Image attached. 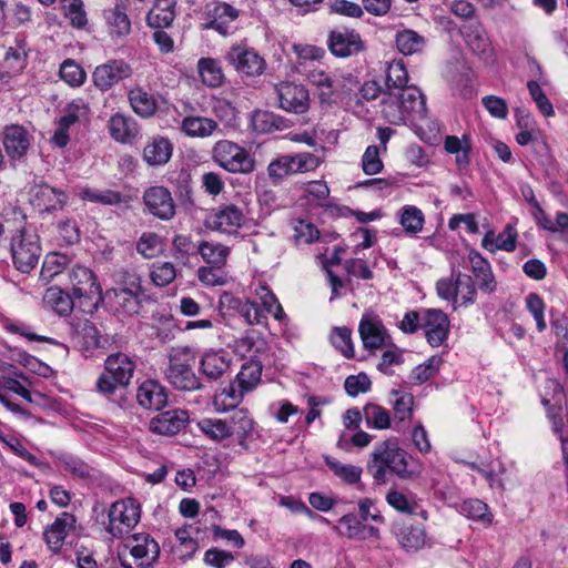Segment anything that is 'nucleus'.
Wrapping results in <instances>:
<instances>
[{"label": "nucleus", "instance_id": "052dcab7", "mask_svg": "<svg viewBox=\"0 0 568 568\" xmlns=\"http://www.w3.org/2000/svg\"><path fill=\"white\" fill-rule=\"evenodd\" d=\"M331 342L346 358L354 356L352 331L347 327H334L331 333Z\"/></svg>", "mask_w": 568, "mask_h": 568}, {"label": "nucleus", "instance_id": "bf43d9fd", "mask_svg": "<svg viewBox=\"0 0 568 568\" xmlns=\"http://www.w3.org/2000/svg\"><path fill=\"white\" fill-rule=\"evenodd\" d=\"M262 367L260 364L250 362L242 366L236 376V382L242 390H251L261 379Z\"/></svg>", "mask_w": 568, "mask_h": 568}, {"label": "nucleus", "instance_id": "423d86ee", "mask_svg": "<svg viewBox=\"0 0 568 568\" xmlns=\"http://www.w3.org/2000/svg\"><path fill=\"white\" fill-rule=\"evenodd\" d=\"M10 251L16 268L21 273H30L41 256L38 234L26 227L18 230L11 239Z\"/></svg>", "mask_w": 568, "mask_h": 568}, {"label": "nucleus", "instance_id": "f8f14e48", "mask_svg": "<svg viewBox=\"0 0 568 568\" xmlns=\"http://www.w3.org/2000/svg\"><path fill=\"white\" fill-rule=\"evenodd\" d=\"M142 293L140 278L133 274L130 275L129 286L108 291L106 296L112 301L116 312L133 315L140 310Z\"/></svg>", "mask_w": 568, "mask_h": 568}, {"label": "nucleus", "instance_id": "473e14b6", "mask_svg": "<svg viewBox=\"0 0 568 568\" xmlns=\"http://www.w3.org/2000/svg\"><path fill=\"white\" fill-rule=\"evenodd\" d=\"M217 129V122L206 116L189 115L181 122V131L191 138H207Z\"/></svg>", "mask_w": 568, "mask_h": 568}, {"label": "nucleus", "instance_id": "c756f323", "mask_svg": "<svg viewBox=\"0 0 568 568\" xmlns=\"http://www.w3.org/2000/svg\"><path fill=\"white\" fill-rule=\"evenodd\" d=\"M229 424V432L231 436H236L240 446L247 448L245 440L250 438L254 432L255 423L246 408H239L233 410Z\"/></svg>", "mask_w": 568, "mask_h": 568}, {"label": "nucleus", "instance_id": "b1692460", "mask_svg": "<svg viewBox=\"0 0 568 568\" xmlns=\"http://www.w3.org/2000/svg\"><path fill=\"white\" fill-rule=\"evenodd\" d=\"M220 306L236 311L248 325L262 324L265 320L257 304L248 300H242L231 293L224 292L220 297Z\"/></svg>", "mask_w": 568, "mask_h": 568}, {"label": "nucleus", "instance_id": "412c9836", "mask_svg": "<svg viewBox=\"0 0 568 568\" xmlns=\"http://www.w3.org/2000/svg\"><path fill=\"white\" fill-rule=\"evenodd\" d=\"M189 419L186 410L170 409L154 416L149 423V429L158 435L173 436L185 427Z\"/></svg>", "mask_w": 568, "mask_h": 568}, {"label": "nucleus", "instance_id": "f257e3e1", "mask_svg": "<svg viewBox=\"0 0 568 568\" xmlns=\"http://www.w3.org/2000/svg\"><path fill=\"white\" fill-rule=\"evenodd\" d=\"M367 470L378 484L387 481V473L400 479H413L420 474L418 468L409 466L407 453L395 439H387L375 446Z\"/></svg>", "mask_w": 568, "mask_h": 568}, {"label": "nucleus", "instance_id": "2f4dec72", "mask_svg": "<svg viewBox=\"0 0 568 568\" xmlns=\"http://www.w3.org/2000/svg\"><path fill=\"white\" fill-rule=\"evenodd\" d=\"M176 0H158L146 16L149 27L164 29L171 27L175 19Z\"/></svg>", "mask_w": 568, "mask_h": 568}, {"label": "nucleus", "instance_id": "0eeeda50", "mask_svg": "<svg viewBox=\"0 0 568 568\" xmlns=\"http://www.w3.org/2000/svg\"><path fill=\"white\" fill-rule=\"evenodd\" d=\"M213 160L231 173L248 174L255 170V161L239 144L229 140L217 141L212 149Z\"/></svg>", "mask_w": 568, "mask_h": 568}, {"label": "nucleus", "instance_id": "2eb2a0df", "mask_svg": "<svg viewBox=\"0 0 568 568\" xmlns=\"http://www.w3.org/2000/svg\"><path fill=\"white\" fill-rule=\"evenodd\" d=\"M422 328L427 343L432 347H438L448 338L450 322L442 310L426 308L423 311Z\"/></svg>", "mask_w": 568, "mask_h": 568}, {"label": "nucleus", "instance_id": "a18cd8bd", "mask_svg": "<svg viewBox=\"0 0 568 568\" xmlns=\"http://www.w3.org/2000/svg\"><path fill=\"white\" fill-rule=\"evenodd\" d=\"M395 42L398 51L405 55L417 53L425 45L424 37L410 29L398 31Z\"/></svg>", "mask_w": 568, "mask_h": 568}, {"label": "nucleus", "instance_id": "1a4fd4ad", "mask_svg": "<svg viewBox=\"0 0 568 568\" xmlns=\"http://www.w3.org/2000/svg\"><path fill=\"white\" fill-rule=\"evenodd\" d=\"M108 517L106 531L115 538H121L140 521V506L131 498L118 500L111 505Z\"/></svg>", "mask_w": 568, "mask_h": 568}, {"label": "nucleus", "instance_id": "e433bc0d", "mask_svg": "<svg viewBox=\"0 0 568 568\" xmlns=\"http://www.w3.org/2000/svg\"><path fill=\"white\" fill-rule=\"evenodd\" d=\"M396 536L399 545L408 552L418 551L428 544L423 526H403Z\"/></svg>", "mask_w": 568, "mask_h": 568}, {"label": "nucleus", "instance_id": "f03ea898", "mask_svg": "<svg viewBox=\"0 0 568 568\" xmlns=\"http://www.w3.org/2000/svg\"><path fill=\"white\" fill-rule=\"evenodd\" d=\"M381 104L385 120L395 125H417L427 113L425 98L417 87H409L403 93L385 91Z\"/></svg>", "mask_w": 568, "mask_h": 568}, {"label": "nucleus", "instance_id": "5701e85b", "mask_svg": "<svg viewBox=\"0 0 568 568\" xmlns=\"http://www.w3.org/2000/svg\"><path fill=\"white\" fill-rule=\"evenodd\" d=\"M2 143L7 155L11 160H20L27 154L31 138L22 125L12 124L6 126L2 134Z\"/></svg>", "mask_w": 568, "mask_h": 568}, {"label": "nucleus", "instance_id": "9d476101", "mask_svg": "<svg viewBox=\"0 0 568 568\" xmlns=\"http://www.w3.org/2000/svg\"><path fill=\"white\" fill-rule=\"evenodd\" d=\"M225 60L242 75L258 77L266 68V62L254 49L236 44L230 48Z\"/></svg>", "mask_w": 568, "mask_h": 568}, {"label": "nucleus", "instance_id": "6ab92c4d", "mask_svg": "<svg viewBox=\"0 0 568 568\" xmlns=\"http://www.w3.org/2000/svg\"><path fill=\"white\" fill-rule=\"evenodd\" d=\"M331 52L339 58H346L364 50V42L361 36L348 29L333 30L328 36Z\"/></svg>", "mask_w": 568, "mask_h": 568}, {"label": "nucleus", "instance_id": "864d4df0", "mask_svg": "<svg viewBox=\"0 0 568 568\" xmlns=\"http://www.w3.org/2000/svg\"><path fill=\"white\" fill-rule=\"evenodd\" d=\"M69 264V258L67 255L52 253L48 254L42 263L40 277L44 282H49L54 278L57 275L63 273Z\"/></svg>", "mask_w": 568, "mask_h": 568}, {"label": "nucleus", "instance_id": "49530a36", "mask_svg": "<svg viewBox=\"0 0 568 568\" xmlns=\"http://www.w3.org/2000/svg\"><path fill=\"white\" fill-rule=\"evenodd\" d=\"M444 361L442 356L434 355L425 363L417 365L409 374V381L414 385H420L436 376Z\"/></svg>", "mask_w": 568, "mask_h": 568}, {"label": "nucleus", "instance_id": "c85d7f7f", "mask_svg": "<svg viewBox=\"0 0 568 568\" xmlns=\"http://www.w3.org/2000/svg\"><path fill=\"white\" fill-rule=\"evenodd\" d=\"M231 358L222 349L205 352L200 361V368L207 379L216 381L221 378L230 368Z\"/></svg>", "mask_w": 568, "mask_h": 568}, {"label": "nucleus", "instance_id": "bb28decb", "mask_svg": "<svg viewBox=\"0 0 568 568\" xmlns=\"http://www.w3.org/2000/svg\"><path fill=\"white\" fill-rule=\"evenodd\" d=\"M28 49L24 39H17L16 44L9 47L2 67L6 71L0 73V79L7 82L11 77L19 74L27 65Z\"/></svg>", "mask_w": 568, "mask_h": 568}, {"label": "nucleus", "instance_id": "13d9d810", "mask_svg": "<svg viewBox=\"0 0 568 568\" xmlns=\"http://www.w3.org/2000/svg\"><path fill=\"white\" fill-rule=\"evenodd\" d=\"M254 124L260 125L261 131H282L290 128V120L273 112H257L254 115Z\"/></svg>", "mask_w": 568, "mask_h": 568}, {"label": "nucleus", "instance_id": "4d7b16f0", "mask_svg": "<svg viewBox=\"0 0 568 568\" xmlns=\"http://www.w3.org/2000/svg\"><path fill=\"white\" fill-rule=\"evenodd\" d=\"M59 463L64 471L77 478L85 479L91 476L92 468L89 464L77 456L69 454L61 455L59 457Z\"/></svg>", "mask_w": 568, "mask_h": 568}, {"label": "nucleus", "instance_id": "a19ab883", "mask_svg": "<svg viewBox=\"0 0 568 568\" xmlns=\"http://www.w3.org/2000/svg\"><path fill=\"white\" fill-rule=\"evenodd\" d=\"M197 71L203 84L217 88L224 81V73L220 62L213 58H202L197 62Z\"/></svg>", "mask_w": 568, "mask_h": 568}, {"label": "nucleus", "instance_id": "f3484780", "mask_svg": "<svg viewBox=\"0 0 568 568\" xmlns=\"http://www.w3.org/2000/svg\"><path fill=\"white\" fill-rule=\"evenodd\" d=\"M68 201L64 191L51 187L47 183L36 184L30 191V203L39 212L62 210Z\"/></svg>", "mask_w": 568, "mask_h": 568}, {"label": "nucleus", "instance_id": "9b49d317", "mask_svg": "<svg viewBox=\"0 0 568 568\" xmlns=\"http://www.w3.org/2000/svg\"><path fill=\"white\" fill-rule=\"evenodd\" d=\"M459 33L464 38L466 45L485 62L494 59V49L487 36L486 30L479 20H468L458 27Z\"/></svg>", "mask_w": 568, "mask_h": 568}, {"label": "nucleus", "instance_id": "6e6d98bb", "mask_svg": "<svg viewBox=\"0 0 568 568\" xmlns=\"http://www.w3.org/2000/svg\"><path fill=\"white\" fill-rule=\"evenodd\" d=\"M244 392L242 388L237 390L233 384H230L214 396L213 404L215 409L217 412H225L230 408H235L241 402Z\"/></svg>", "mask_w": 568, "mask_h": 568}, {"label": "nucleus", "instance_id": "20e7f679", "mask_svg": "<svg viewBox=\"0 0 568 568\" xmlns=\"http://www.w3.org/2000/svg\"><path fill=\"white\" fill-rule=\"evenodd\" d=\"M135 371L134 361L124 353H114L104 362V373L100 375L95 387L99 394L111 397L118 387L129 385Z\"/></svg>", "mask_w": 568, "mask_h": 568}, {"label": "nucleus", "instance_id": "dca6fc26", "mask_svg": "<svg viewBox=\"0 0 568 568\" xmlns=\"http://www.w3.org/2000/svg\"><path fill=\"white\" fill-rule=\"evenodd\" d=\"M143 202L148 212L162 221H169L175 215L171 192L163 186L149 187L143 194Z\"/></svg>", "mask_w": 568, "mask_h": 568}, {"label": "nucleus", "instance_id": "ea45409f", "mask_svg": "<svg viewBox=\"0 0 568 568\" xmlns=\"http://www.w3.org/2000/svg\"><path fill=\"white\" fill-rule=\"evenodd\" d=\"M333 529L337 535L348 539H365L366 525L354 513L342 516Z\"/></svg>", "mask_w": 568, "mask_h": 568}, {"label": "nucleus", "instance_id": "774afa93", "mask_svg": "<svg viewBox=\"0 0 568 568\" xmlns=\"http://www.w3.org/2000/svg\"><path fill=\"white\" fill-rule=\"evenodd\" d=\"M175 276V267L170 262L154 264L151 271L152 282L160 287H164L172 283Z\"/></svg>", "mask_w": 568, "mask_h": 568}, {"label": "nucleus", "instance_id": "ddd939ff", "mask_svg": "<svg viewBox=\"0 0 568 568\" xmlns=\"http://www.w3.org/2000/svg\"><path fill=\"white\" fill-rule=\"evenodd\" d=\"M240 11L226 2H217L207 8V21L203 23V29L215 30L221 36L233 34L236 30L235 21Z\"/></svg>", "mask_w": 568, "mask_h": 568}, {"label": "nucleus", "instance_id": "09e8293b", "mask_svg": "<svg viewBox=\"0 0 568 568\" xmlns=\"http://www.w3.org/2000/svg\"><path fill=\"white\" fill-rule=\"evenodd\" d=\"M199 429L210 439L221 442L231 437L227 420L220 418H202L197 422Z\"/></svg>", "mask_w": 568, "mask_h": 568}, {"label": "nucleus", "instance_id": "37998d69", "mask_svg": "<svg viewBox=\"0 0 568 568\" xmlns=\"http://www.w3.org/2000/svg\"><path fill=\"white\" fill-rule=\"evenodd\" d=\"M408 73L403 61H393L386 70V91L402 92L408 89Z\"/></svg>", "mask_w": 568, "mask_h": 568}, {"label": "nucleus", "instance_id": "4468645a", "mask_svg": "<svg viewBox=\"0 0 568 568\" xmlns=\"http://www.w3.org/2000/svg\"><path fill=\"white\" fill-rule=\"evenodd\" d=\"M278 105L286 112L303 114L310 109L307 89L294 82H282L276 87Z\"/></svg>", "mask_w": 568, "mask_h": 568}, {"label": "nucleus", "instance_id": "aec40b11", "mask_svg": "<svg viewBox=\"0 0 568 568\" xmlns=\"http://www.w3.org/2000/svg\"><path fill=\"white\" fill-rule=\"evenodd\" d=\"M242 210L234 204L219 207L206 220L210 229L227 234L236 233L242 226Z\"/></svg>", "mask_w": 568, "mask_h": 568}, {"label": "nucleus", "instance_id": "8fccbe9b", "mask_svg": "<svg viewBox=\"0 0 568 568\" xmlns=\"http://www.w3.org/2000/svg\"><path fill=\"white\" fill-rule=\"evenodd\" d=\"M255 295L261 301L264 311L272 315L276 321L282 322L285 313L275 294L265 285H260L255 290Z\"/></svg>", "mask_w": 568, "mask_h": 568}, {"label": "nucleus", "instance_id": "603ef678", "mask_svg": "<svg viewBox=\"0 0 568 568\" xmlns=\"http://www.w3.org/2000/svg\"><path fill=\"white\" fill-rule=\"evenodd\" d=\"M325 463L346 484L353 485L359 481L362 476V468L359 466L343 464L329 456L325 457Z\"/></svg>", "mask_w": 568, "mask_h": 568}, {"label": "nucleus", "instance_id": "a878e982", "mask_svg": "<svg viewBox=\"0 0 568 568\" xmlns=\"http://www.w3.org/2000/svg\"><path fill=\"white\" fill-rule=\"evenodd\" d=\"M75 517L69 513H62L55 520L44 530V539L48 547L57 552L61 549L64 539L75 526Z\"/></svg>", "mask_w": 568, "mask_h": 568}, {"label": "nucleus", "instance_id": "c03bdc74", "mask_svg": "<svg viewBox=\"0 0 568 568\" xmlns=\"http://www.w3.org/2000/svg\"><path fill=\"white\" fill-rule=\"evenodd\" d=\"M389 403L394 410L395 419L404 422L413 415L414 396L410 393L393 389Z\"/></svg>", "mask_w": 568, "mask_h": 568}, {"label": "nucleus", "instance_id": "a211bd4d", "mask_svg": "<svg viewBox=\"0 0 568 568\" xmlns=\"http://www.w3.org/2000/svg\"><path fill=\"white\" fill-rule=\"evenodd\" d=\"M132 75V68L123 60H111L98 65L92 74L93 83L102 91H106L115 83Z\"/></svg>", "mask_w": 568, "mask_h": 568}, {"label": "nucleus", "instance_id": "4be33fe9", "mask_svg": "<svg viewBox=\"0 0 568 568\" xmlns=\"http://www.w3.org/2000/svg\"><path fill=\"white\" fill-rule=\"evenodd\" d=\"M358 332L366 349H377L385 345L388 337L385 326L378 316L364 314L358 326Z\"/></svg>", "mask_w": 568, "mask_h": 568}, {"label": "nucleus", "instance_id": "3c124183", "mask_svg": "<svg viewBox=\"0 0 568 568\" xmlns=\"http://www.w3.org/2000/svg\"><path fill=\"white\" fill-rule=\"evenodd\" d=\"M308 81L320 90V98L323 102H329L336 91L334 79L323 70L310 71Z\"/></svg>", "mask_w": 568, "mask_h": 568}, {"label": "nucleus", "instance_id": "de8ad7c7", "mask_svg": "<svg viewBox=\"0 0 568 568\" xmlns=\"http://www.w3.org/2000/svg\"><path fill=\"white\" fill-rule=\"evenodd\" d=\"M163 240L154 232H144L136 242V252L144 258H154L163 252Z\"/></svg>", "mask_w": 568, "mask_h": 568}, {"label": "nucleus", "instance_id": "338daca9", "mask_svg": "<svg viewBox=\"0 0 568 568\" xmlns=\"http://www.w3.org/2000/svg\"><path fill=\"white\" fill-rule=\"evenodd\" d=\"M460 511L475 520H491V514L488 510L487 504L479 499L465 500L460 506Z\"/></svg>", "mask_w": 568, "mask_h": 568}, {"label": "nucleus", "instance_id": "c9c22d12", "mask_svg": "<svg viewBox=\"0 0 568 568\" xmlns=\"http://www.w3.org/2000/svg\"><path fill=\"white\" fill-rule=\"evenodd\" d=\"M128 98L133 111L142 118L152 116L158 109L154 97L139 85L129 90Z\"/></svg>", "mask_w": 568, "mask_h": 568}, {"label": "nucleus", "instance_id": "393cba45", "mask_svg": "<svg viewBox=\"0 0 568 568\" xmlns=\"http://www.w3.org/2000/svg\"><path fill=\"white\" fill-rule=\"evenodd\" d=\"M131 555L140 560L138 568L149 567L158 558L160 548L156 541L148 534H135L129 540Z\"/></svg>", "mask_w": 568, "mask_h": 568}, {"label": "nucleus", "instance_id": "680f3d73", "mask_svg": "<svg viewBox=\"0 0 568 568\" xmlns=\"http://www.w3.org/2000/svg\"><path fill=\"white\" fill-rule=\"evenodd\" d=\"M81 199L104 205H115L122 201V195L121 193L112 190L99 191L93 189H84L81 192Z\"/></svg>", "mask_w": 568, "mask_h": 568}, {"label": "nucleus", "instance_id": "e2e57ef3", "mask_svg": "<svg viewBox=\"0 0 568 568\" xmlns=\"http://www.w3.org/2000/svg\"><path fill=\"white\" fill-rule=\"evenodd\" d=\"M400 224L406 232L416 234L424 225V214L416 206H405L400 215Z\"/></svg>", "mask_w": 568, "mask_h": 568}, {"label": "nucleus", "instance_id": "cd10ccee", "mask_svg": "<svg viewBox=\"0 0 568 568\" xmlns=\"http://www.w3.org/2000/svg\"><path fill=\"white\" fill-rule=\"evenodd\" d=\"M138 403L146 408L160 410L168 403V395L165 388L156 381H144L136 390Z\"/></svg>", "mask_w": 568, "mask_h": 568}, {"label": "nucleus", "instance_id": "6e6552de", "mask_svg": "<svg viewBox=\"0 0 568 568\" xmlns=\"http://www.w3.org/2000/svg\"><path fill=\"white\" fill-rule=\"evenodd\" d=\"M318 165L320 159L312 153L285 154L270 162L267 165V175L274 184H281L285 178L297 173L314 171Z\"/></svg>", "mask_w": 568, "mask_h": 568}, {"label": "nucleus", "instance_id": "58836bf2", "mask_svg": "<svg viewBox=\"0 0 568 568\" xmlns=\"http://www.w3.org/2000/svg\"><path fill=\"white\" fill-rule=\"evenodd\" d=\"M126 0H118L113 8L104 10V18L108 24L119 36L128 34L131 30V22L126 14Z\"/></svg>", "mask_w": 568, "mask_h": 568}, {"label": "nucleus", "instance_id": "39448f33", "mask_svg": "<svg viewBox=\"0 0 568 568\" xmlns=\"http://www.w3.org/2000/svg\"><path fill=\"white\" fill-rule=\"evenodd\" d=\"M71 292L78 302L79 307L84 312L92 313L102 303V290L91 270L84 266H73L69 273Z\"/></svg>", "mask_w": 568, "mask_h": 568}, {"label": "nucleus", "instance_id": "5fc2aeb1", "mask_svg": "<svg viewBox=\"0 0 568 568\" xmlns=\"http://www.w3.org/2000/svg\"><path fill=\"white\" fill-rule=\"evenodd\" d=\"M363 415L368 427L387 429L390 427V416L387 409L377 404H367Z\"/></svg>", "mask_w": 568, "mask_h": 568}, {"label": "nucleus", "instance_id": "f704fd0d", "mask_svg": "<svg viewBox=\"0 0 568 568\" xmlns=\"http://www.w3.org/2000/svg\"><path fill=\"white\" fill-rule=\"evenodd\" d=\"M43 302L61 316L69 315L73 311L75 303H78L73 294L70 295L59 286L47 288Z\"/></svg>", "mask_w": 568, "mask_h": 568}, {"label": "nucleus", "instance_id": "4c0bfd02", "mask_svg": "<svg viewBox=\"0 0 568 568\" xmlns=\"http://www.w3.org/2000/svg\"><path fill=\"white\" fill-rule=\"evenodd\" d=\"M171 155L172 144L164 138L154 139L143 150V158L150 165L165 164Z\"/></svg>", "mask_w": 568, "mask_h": 568}, {"label": "nucleus", "instance_id": "79ce46f5", "mask_svg": "<svg viewBox=\"0 0 568 568\" xmlns=\"http://www.w3.org/2000/svg\"><path fill=\"white\" fill-rule=\"evenodd\" d=\"M197 252L207 264L215 267H224L230 248L221 243L203 241L199 244Z\"/></svg>", "mask_w": 568, "mask_h": 568}, {"label": "nucleus", "instance_id": "0e129e2a", "mask_svg": "<svg viewBox=\"0 0 568 568\" xmlns=\"http://www.w3.org/2000/svg\"><path fill=\"white\" fill-rule=\"evenodd\" d=\"M386 501L397 511L407 515L416 514L418 508L417 503L413 498H409L408 496L397 490L388 491L386 495Z\"/></svg>", "mask_w": 568, "mask_h": 568}, {"label": "nucleus", "instance_id": "69168bd1", "mask_svg": "<svg viewBox=\"0 0 568 568\" xmlns=\"http://www.w3.org/2000/svg\"><path fill=\"white\" fill-rule=\"evenodd\" d=\"M60 77L71 87H79L85 80V72L74 61L67 60L60 67Z\"/></svg>", "mask_w": 568, "mask_h": 568}, {"label": "nucleus", "instance_id": "72a5a7b5", "mask_svg": "<svg viewBox=\"0 0 568 568\" xmlns=\"http://www.w3.org/2000/svg\"><path fill=\"white\" fill-rule=\"evenodd\" d=\"M110 135L118 142H131L139 133L136 122L123 114L116 113L109 120Z\"/></svg>", "mask_w": 568, "mask_h": 568}, {"label": "nucleus", "instance_id": "7ed1b4c3", "mask_svg": "<svg viewBox=\"0 0 568 568\" xmlns=\"http://www.w3.org/2000/svg\"><path fill=\"white\" fill-rule=\"evenodd\" d=\"M195 357L186 347L173 348L169 354L165 379L178 390L193 392L202 387L200 378L193 371Z\"/></svg>", "mask_w": 568, "mask_h": 568}, {"label": "nucleus", "instance_id": "7c9ffc66", "mask_svg": "<svg viewBox=\"0 0 568 568\" xmlns=\"http://www.w3.org/2000/svg\"><path fill=\"white\" fill-rule=\"evenodd\" d=\"M469 261L479 288L483 292L493 293L497 287V283L489 262L476 251L469 252Z\"/></svg>", "mask_w": 568, "mask_h": 568}]
</instances>
